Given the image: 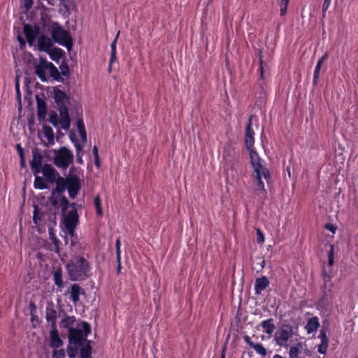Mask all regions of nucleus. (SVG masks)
Wrapping results in <instances>:
<instances>
[{
    "mask_svg": "<svg viewBox=\"0 0 358 358\" xmlns=\"http://www.w3.org/2000/svg\"><path fill=\"white\" fill-rule=\"evenodd\" d=\"M92 152H93V155H94V164H95V166L97 167V168H99L100 165H101V162H100V159H99V151H98V148L96 145H94L92 148Z\"/></svg>",
    "mask_w": 358,
    "mask_h": 358,
    "instance_id": "41",
    "label": "nucleus"
},
{
    "mask_svg": "<svg viewBox=\"0 0 358 358\" xmlns=\"http://www.w3.org/2000/svg\"><path fill=\"white\" fill-rule=\"evenodd\" d=\"M20 166L22 168H24L26 166V161H25L24 156L20 157Z\"/></svg>",
    "mask_w": 358,
    "mask_h": 358,
    "instance_id": "60",
    "label": "nucleus"
},
{
    "mask_svg": "<svg viewBox=\"0 0 358 358\" xmlns=\"http://www.w3.org/2000/svg\"><path fill=\"white\" fill-rule=\"evenodd\" d=\"M44 136L48 140L49 142L53 141L54 132L52 129L49 126H45L43 127Z\"/></svg>",
    "mask_w": 358,
    "mask_h": 358,
    "instance_id": "36",
    "label": "nucleus"
},
{
    "mask_svg": "<svg viewBox=\"0 0 358 358\" xmlns=\"http://www.w3.org/2000/svg\"><path fill=\"white\" fill-rule=\"evenodd\" d=\"M250 164L253 168V187L257 194L264 191V182H268L271 175L268 170L262 164V159L258 153L252 148L248 150Z\"/></svg>",
    "mask_w": 358,
    "mask_h": 358,
    "instance_id": "1",
    "label": "nucleus"
},
{
    "mask_svg": "<svg viewBox=\"0 0 358 358\" xmlns=\"http://www.w3.org/2000/svg\"><path fill=\"white\" fill-rule=\"evenodd\" d=\"M273 358H285L281 355H275Z\"/></svg>",
    "mask_w": 358,
    "mask_h": 358,
    "instance_id": "64",
    "label": "nucleus"
},
{
    "mask_svg": "<svg viewBox=\"0 0 358 358\" xmlns=\"http://www.w3.org/2000/svg\"><path fill=\"white\" fill-rule=\"evenodd\" d=\"M59 69L61 70L60 75L65 77H69L70 76L69 66L66 62H62L59 66Z\"/></svg>",
    "mask_w": 358,
    "mask_h": 358,
    "instance_id": "38",
    "label": "nucleus"
},
{
    "mask_svg": "<svg viewBox=\"0 0 358 358\" xmlns=\"http://www.w3.org/2000/svg\"><path fill=\"white\" fill-rule=\"evenodd\" d=\"M49 62L44 59H41L39 64L35 66V73L42 82L47 80L46 70L48 69Z\"/></svg>",
    "mask_w": 358,
    "mask_h": 358,
    "instance_id": "14",
    "label": "nucleus"
},
{
    "mask_svg": "<svg viewBox=\"0 0 358 358\" xmlns=\"http://www.w3.org/2000/svg\"><path fill=\"white\" fill-rule=\"evenodd\" d=\"M18 40L20 41V46H24L25 45V41H24V39L22 38H21L20 36L18 37Z\"/></svg>",
    "mask_w": 358,
    "mask_h": 358,
    "instance_id": "61",
    "label": "nucleus"
},
{
    "mask_svg": "<svg viewBox=\"0 0 358 358\" xmlns=\"http://www.w3.org/2000/svg\"><path fill=\"white\" fill-rule=\"evenodd\" d=\"M67 189L66 177L63 178L59 177L56 180V187L52 190L50 197V203L55 207H60L62 213H64L69 208H71V203L63 194L65 189Z\"/></svg>",
    "mask_w": 358,
    "mask_h": 358,
    "instance_id": "3",
    "label": "nucleus"
},
{
    "mask_svg": "<svg viewBox=\"0 0 358 358\" xmlns=\"http://www.w3.org/2000/svg\"><path fill=\"white\" fill-rule=\"evenodd\" d=\"M319 338L321 340V343L318 345V352L321 354H325L329 346V338L327 336L326 328H322V329L320 331Z\"/></svg>",
    "mask_w": 358,
    "mask_h": 358,
    "instance_id": "19",
    "label": "nucleus"
},
{
    "mask_svg": "<svg viewBox=\"0 0 358 358\" xmlns=\"http://www.w3.org/2000/svg\"><path fill=\"white\" fill-rule=\"evenodd\" d=\"M43 156L37 148L32 150V159L30 162V167L34 175H38L41 171L43 166Z\"/></svg>",
    "mask_w": 358,
    "mask_h": 358,
    "instance_id": "10",
    "label": "nucleus"
},
{
    "mask_svg": "<svg viewBox=\"0 0 358 358\" xmlns=\"http://www.w3.org/2000/svg\"><path fill=\"white\" fill-rule=\"evenodd\" d=\"M48 70L50 73V76L57 81H63V79L61 78L60 72L58 69L51 62H49L48 64Z\"/></svg>",
    "mask_w": 358,
    "mask_h": 358,
    "instance_id": "30",
    "label": "nucleus"
},
{
    "mask_svg": "<svg viewBox=\"0 0 358 358\" xmlns=\"http://www.w3.org/2000/svg\"><path fill=\"white\" fill-rule=\"evenodd\" d=\"M262 327L264 331L268 335H271L275 329V326L273 324V320L271 318L263 321L262 322Z\"/></svg>",
    "mask_w": 358,
    "mask_h": 358,
    "instance_id": "29",
    "label": "nucleus"
},
{
    "mask_svg": "<svg viewBox=\"0 0 358 358\" xmlns=\"http://www.w3.org/2000/svg\"><path fill=\"white\" fill-rule=\"evenodd\" d=\"M45 178L50 182L55 180L57 174L56 170L49 164H45L41 167V171Z\"/></svg>",
    "mask_w": 358,
    "mask_h": 358,
    "instance_id": "20",
    "label": "nucleus"
},
{
    "mask_svg": "<svg viewBox=\"0 0 358 358\" xmlns=\"http://www.w3.org/2000/svg\"><path fill=\"white\" fill-rule=\"evenodd\" d=\"M294 330L292 325L283 324L275 333L274 341L280 347H287V341L293 336Z\"/></svg>",
    "mask_w": 358,
    "mask_h": 358,
    "instance_id": "8",
    "label": "nucleus"
},
{
    "mask_svg": "<svg viewBox=\"0 0 358 358\" xmlns=\"http://www.w3.org/2000/svg\"><path fill=\"white\" fill-rule=\"evenodd\" d=\"M94 205L96 208V213L98 216L103 215V210L101 208V201L99 195H96L94 199Z\"/></svg>",
    "mask_w": 358,
    "mask_h": 358,
    "instance_id": "33",
    "label": "nucleus"
},
{
    "mask_svg": "<svg viewBox=\"0 0 358 358\" xmlns=\"http://www.w3.org/2000/svg\"><path fill=\"white\" fill-rule=\"evenodd\" d=\"M334 245H330V250L328 252V264H329V265L330 266H331L334 264Z\"/></svg>",
    "mask_w": 358,
    "mask_h": 358,
    "instance_id": "44",
    "label": "nucleus"
},
{
    "mask_svg": "<svg viewBox=\"0 0 358 358\" xmlns=\"http://www.w3.org/2000/svg\"><path fill=\"white\" fill-rule=\"evenodd\" d=\"M325 228L329 231H331L332 233H335L336 228L332 224H327L325 225Z\"/></svg>",
    "mask_w": 358,
    "mask_h": 358,
    "instance_id": "59",
    "label": "nucleus"
},
{
    "mask_svg": "<svg viewBox=\"0 0 358 358\" xmlns=\"http://www.w3.org/2000/svg\"><path fill=\"white\" fill-rule=\"evenodd\" d=\"M226 348H227V347H226V345H224V346L223 347V349H222V353H221V357H220V358H225V351H226Z\"/></svg>",
    "mask_w": 358,
    "mask_h": 358,
    "instance_id": "62",
    "label": "nucleus"
},
{
    "mask_svg": "<svg viewBox=\"0 0 358 358\" xmlns=\"http://www.w3.org/2000/svg\"><path fill=\"white\" fill-rule=\"evenodd\" d=\"M289 1V0H280V15L286 14Z\"/></svg>",
    "mask_w": 358,
    "mask_h": 358,
    "instance_id": "43",
    "label": "nucleus"
},
{
    "mask_svg": "<svg viewBox=\"0 0 358 358\" xmlns=\"http://www.w3.org/2000/svg\"><path fill=\"white\" fill-rule=\"evenodd\" d=\"M66 268L69 277L72 281L85 280L89 277L90 265L83 257H74L66 264Z\"/></svg>",
    "mask_w": 358,
    "mask_h": 358,
    "instance_id": "2",
    "label": "nucleus"
},
{
    "mask_svg": "<svg viewBox=\"0 0 358 358\" xmlns=\"http://www.w3.org/2000/svg\"><path fill=\"white\" fill-rule=\"evenodd\" d=\"M69 138L76 148V153H82V145L78 138L73 134H70Z\"/></svg>",
    "mask_w": 358,
    "mask_h": 358,
    "instance_id": "37",
    "label": "nucleus"
},
{
    "mask_svg": "<svg viewBox=\"0 0 358 358\" xmlns=\"http://www.w3.org/2000/svg\"><path fill=\"white\" fill-rule=\"evenodd\" d=\"M73 169L74 167H71L69 174L66 176L67 190L69 197L72 199L76 197L81 189L80 180L76 174L72 173Z\"/></svg>",
    "mask_w": 358,
    "mask_h": 358,
    "instance_id": "9",
    "label": "nucleus"
},
{
    "mask_svg": "<svg viewBox=\"0 0 358 358\" xmlns=\"http://www.w3.org/2000/svg\"><path fill=\"white\" fill-rule=\"evenodd\" d=\"M33 5V0H24V6L26 8V10H29Z\"/></svg>",
    "mask_w": 358,
    "mask_h": 358,
    "instance_id": "52",
    "label": "nucleus"
},
{
    "mask_svg": "<svg viewBox=\"0 0 358 358\" xmlns=\"http://www.w3.org/2000/svg\"><path fill=\"white\" fill-rule=\"evenodd\" d=\"M69 341L70 344H76L81 346L83 343L86 342V339L82 330L75 328L69 331Z\"/></svg>",
    "mask_w": 358,
    "mask_h": 358,
    "instance_id": "12",
    "label": "nucleus"
},
{
    "mask_svg": "<svg viewBox=\"0 0 358 358\" xmlns=\"http://www.w3.org/2000/svg\"><path fill=\"white\" fill-rule=\"evenodd\" d=\"M37 114L39 119H44L47 113V104L43 98L36 96Z\"/></svg>",
    "mask_w": 358,
    "mask_h": 358,
    "instance_id": "21",
    "label": "nucleus"
},
{
    "mask_svg": "<svg viewBox=\"0 0 358 358\" xmlns=\"http://www.w3.org/2000/svg\"><path fill=\"white\" fill-rule=\"evenodd\" d=\"M320 69L315 68V72H314L313 81L314 85H316L317 84V81H318V79L320 77Z\"/></svg>",
    "mask_w": 358,
    "mask_h": 358,
    "instance_id": "49",
    "label": "nucleus"
},
{
    "mask_svg": "<svg viewBox=\"0 0 358 358\" xmlns=\"http://www.w3.org/2000/svg\"><path fill=\"white\" fill-rule=\"evenodd\" d=\"M80 345L76 344H69L66 348L67 355L70 358H74L78 353V347Z\"/></svg>",
    "mask_w": 358,
    "mask_h": 358,
    "instance_id": "32",
    "label": "nucleus"
},
{
    "mask_svg": "<svg viewBox=\"0 0 358 358\" xmlns=\"http://www.w3.org/2000/svg\"><path fill=\"white\" fill-rule=\"evenodd\" d=\"M16 150H17V154L20 157H22V156H24V149L21 146L20 144H17L16 145Z\"/></svg>",
    "mask_w": 358,
    "mask_h": 358,
    "instance_id": "51",
    "label": "nucleus"
},
{
    "mask_svg": "<svg viewBox=\"0 0 358 358\" xmlns=\"http://www.w3.org/2000/svg\"><path fill=\"white\" fill-rule=\"evenodd\" d=\"M252 348L255 350L256 353L262 357H265L267 355L266 348L261 343H255Z\"/></svg>",
    "mask_w": 358,
    "mask_h": 358,
    "instance_id": "35",
    "label": "nucleus"
},
{
    "mask_svg": "<svg viewBox=\"0 0 358 358\" xmlns=\"http://www.w3.org/2000/svg\"><path fill=\"white\" fill-rule=\"evenodd\" d=\"M49 236H50V239L51 240L52 243H53V245L55 247V251L56 252H59V245L60 243V241L57 238L55 234L52 231L49 232Z\"/></svg>",
    "mask_w": 358,
    "mask_h": 358,
    "instance_id": "40",
    "label": "nucleus"
},
{
    "mask_svg": "<svg viewBox=\"0 0 358 358\" xmlns=\"http://www.w3.org/2000/svg\"><path fill=\"white\" fill-rule=\"evenodd\" d=\"M79 133H80V138H81L83 143H85L87 141L86 130L79 131Z\"/></svg>",
    "mask_w": 358,
    "mask_h": 358,
    "instance_id": "56",
    "label": "nucleus"
},
{
    "mask_svg": "<svg viewBox=\"0 0 358 358\" xmlns=\"http://www.w3.org/2000/svg\"><path fill=\"white\" fill-rule=\"evenodd\" d=\"M269 285V280L266 276L258 278L255 280V290L256 294H260Z\"/></svg>",
    "mask_w": 358,
    "mask_h": 358,
    "instance_id": "22",
    "label": "nucleus"
},
{
    "mask_svg": "<svg viewBox=\"0 0 358 358\" xmlns=\"http://www.w3.org/2000/svg\"><path fill=\"white\" fill-rule=\"evenodd\" d=\"M60 119L59 120L58 118V115L57 114L56 112H52L50 113L49 115V118H48V121L50 123H51L53 126L56 127L57 126V124L59 123L60 124V122H59Z\"/></svg>",
    "mask_w": 358,
    "mask_h": 358,
    "instance_id": "39",
    "label": "nucleus"
},
{
    "mask_svg": "<svg viewBox=\"0 0 358 358\" xmlns=\"http://www.w3.org/2000/svg\"><path fill=\"white\" fill-rule=\"evenodd\" d=\"M324 295H327V292H331V287L332 286L331 277L330 275H327V273H324Z\"/></svg>",
    "mask_w": 358,
    "mask_h": 358,
    "instance_id": "34",
    "label": "nucleus"
},
{
    "mask_svg": "<svg viewBox=\"0 0 358 358\" xmlns=\"http://www.w3.org/2000/svg\"><path fill=\"white\" fill-rule=\"evenodd\" d=\"M76 162L79 164H83V153H76Z\"/></svg>",
    "mask_w": 358,
    "mask_h": 358,
    "instance_id": "57",
    "label": "nucleus"
},
{
    "mask_svg": "<svg viewBox=\"0 0 358 358\" xmlns=\"http://www.w3.org/2000/svg\"><path fill=\"white\" fill-rule=\"evenodd\" d=\"M53 280H54L55 285H57L58 289L61 291L64 287V284L63 278H62V270L61 268H57L54 271Z\"/></svg>",
    "mask_w": 358,
    "mask_h": 358,
    "instance_id": "24",
    "label": "nucleus"
},
{
    "mask_svg": "<svg viewBox=\"0 0 358 358\" xmlns=\"http://www.w3.org/2000/svg\"><path fill=\"white\" fill-rule=\"evenodd\" d=\"M34 176H35V179L34 181V187L36 189H45L48 188L47 183H46L45 180L42 177L38 176L37 175H34Z\"/></svg>",
    "mask_w": 358,
    "mask_h": 358,
    "instance_id": "31",
    "label": "nucleus"
},
{
    "mask_svg": "<svg viewBox=\"0 0 358 358\" xmlns=\"http://www.w3.org/2000/svg\"><path fill=\"white\" fill-rule=\"evenodd\" d=\"M331 0H324V3H323V5H322V10H323V13L326 12V10L328 9V8L329 7V5L331 3Z\"/></svg>",
    "mask_w": 358,
    "mask_h": 358,
    "instance_id": "53",
    "label": "nucleus"
},
{
    "mask_svg": "<svg viewBox=\"0 0 358 358\" xmlns=\"http://www.w3.org/2000/svg\"><path fill=\"white\" fill-rule=\"evenodd\" d=\"M257 242L258 243H263L264 241V236L259 229H257Z\"/></svg>",
    "mask_w": 358,
    "mask_h": 358,
    "instance_id": "47",
    "label": "nucleus"
},
{
    "mask_svg": "<svg viewBox=\"0 0 358 358\" xmlns=\"http://www.w3.org/2000/svg\"><path fill=\"white\" fill-rule=\"evenodd\" d=\"M47 53L49 55L52 60L59 62L64 54V52L59 48L52 47Z\"/></svg>",
    "mask_w": 358,
    "mask_h": 358,
    "instance_id": "26",
    "label": "nucleus"
},
{
    "mask_svg": "<svg viewBox=\"0 0 358 358\" xmlns=\"http://www.w3.org/2000/svg\"><path fill=\"white\" fill-rule=\"evenodd\" d=\"M15 88H16V92L17 94H20V85H19V83L18 81H16V83H15Z\"/></svg>",
    "mask_w": 358,
    "mask_h": 358,
    "instance_id": "63",
    "label": "nucleus"
},
{
    "mask_svg": "<svg viewBox=\"0 0 358 358\" xmlns=\"http://www.w3.org/2000/svg\"><path fill=\"white\" fill-rule=\"evenodd\" d=\"M328 57V53L326 52L317 62V64L316 65L315 68L321 69L322 65L323 62L327 59Z\"/></svg>",
    "mask_w": 358,
    "mask_h": 358,
    "instance_id": "48",
    "label": "nucleus"
},
{
    "mask_svg": "<svg viewBox=\"0 0 358 358\" xmlns=\"http://www.w3.org/2000/svg\"><path fill=\"white\" fill-rule=\"evenodd\" d=\"M54 99L58 106L60 115V124L62 129H69L71 125V120L68 105L70 103L69 96L64 91L54 87Z\"/></svg>",
    "mask_w": 358,
    "mask_h": 358,
    "instance_id": "4",
    "label": "nucleus"
},
{
    "mask_svg": "<svg viewBox=\"0 0 358 358\" xmlns=\"http://www.w3.org/2000/svg\"><path fill=\"white\" fill-rule=\"evenodd\" d=\"M54 164L59 169H66L73 162V155L67 148L63 146L54 150Z\"/></svg>",
    "mask_w": 358,
    "mask_h": 358,
    "instance_id": "7",
    "label": "nucleus"
},
{
    "mask_svg": "<svg viewBox=\"0 0 358 358\" xmlns=\"http://www.w3.org/2000/svg\"><path fill=\"white\" fill-rule=\"evenodd\" d=\"M259 62H260L261 77L263 78L262 55L261 50L259 51Z\"/></svg>",
    "mask_w": 358,
    "mask_h": 358,
    "instance_id": "58",
    "label": "nucleus"
},
{
    "mask_svg": "<svg viewBox=\"0 0 358 358\" xmlns=\"http://www.w3.org/2000/svg\"><path fill=\"white\" fill-rule=\"evenodd\" d=\"M63 345V341L59 336L57 327L51 328L50 331V346L57 349Z\"/></svg>",
    "mask_w": 358,
    "mask_h": 358,
    "instance_id": "16",
    "label": "nucleus"
},
{
    "mask_svg": "<svg viewBox=\"0 0 358 358\" xmlns=\"http://www.w3.org/2000/svg\"><path fill=\"white\" fill-rule=\"evenodd\" d=\"M77 127H78V131L85 130V124H84L83 120L82 119H78L77 120Z\"/></svg>",
    "mask_w": 358,
    "mask_h": 358,
    "instance_id": "50",
    "label": "nucleus"
},
{
    "mask_svg": "<svg viewBox=\"0 0 358 358\" xmlns=\"http://www.w3.org/2000/svg\"><path fill=\"white\" fill-rule=\"evenodd\" d=\"M63 217V223L69 235L73 237L75 235V229L79 222V216L76 208V203L72 202L71 204V210H66L64 213H62Z\"/></svg>",
    "mask_w": 358,
    "mask_h": 358,
    "instance_id": "6",
    "label": "nucleus"
},
{
    "mask_svg": "<svg viewBox=\"0 0 358 358\" xmlns=\"http://www.w3.org/2000/svg\"><path fill=\"white\" fill-rule=\"evenodd\" d=\"M53 47V43L49 37L41 35L38 38V49L39 51L48 52Z\"/></svg>",
    "mask_w": 358,
    "mask_h": 358,
    "instance_id": "15",
    "label": "nucleus"
},
{
    "mask_svg": "<svg viewBox=\"0 0 358 358\" xmlns=\"http://www.w3.org/2000/svg\"><path fill=\"white\" fill-rule=\"evenodd\" d=\"M243 339H244L245 342L252 348V347L254 345L255 343L250 340V337L248 336H245L243 337Z\"/></svg>",
    "mask_w": 358,
    "mask_h": 358,
    "instance_id": "55",
    "label": "nucleus"
},
{
    "mask_svg": "<svg viewBox=\"0 0 358 358\" xmlns=\"http://www.w3.org/2000/svg\"><path fill=\"white\" fill-rule=\"evenodd\" d=\"M76 322L74 316H65L61 321V325L65 329H67L69 331L71 329H74L73 326Z\"/></svg>",
    "mask_w": 358,
    "mask_h": 358,
    "instance_id": "28",
    "label": "nucleus"
},
{
    "mask_svg": "<svg viewBox=\"0 0 358 358\" xmlns=\"http://www.w3.org/2000/svg\"><path fill=\"white\" fill-rule=\"evenodd\" d=\"M319 327L320 322L318 318L317 317H313L308 320L305 328L308 334H311L316 331Z\"/></svg>",
    "mask_w": 358,
    "mask_h": 358,
    "instance_id": "23",
    "label": "nucleus"
},
{
    "mask_svg": "<svg viewBox=\"0 0 358 358\" xmlns=\"http://www.w3.org/2000/svg\"><path fill=\"white\" fill-rule=\"evenodd\" d=\"M120 239H117L115 241V248H116V253H117V259L118 262L120 263ZM120 269V266H118V270Z\"/></svg>",
    "mask_w": 358,
    "mask_h": 358,
    "instance_id": "46",
    "label": "nucleus"
},
{
    "mask_svg": "<svg viewBox=\"0 0 358 358\" xmlns=\"http://www.w3.org/2000/svg\"><path fill=\"white\" fill-rule=\"evenodd\" d=\"M118 34H117L116 38L114 39V41L112 42L110 45L111 48V53H110V58L109 62V66H108V71L110 72L112 70V64L113 62H115L117 60V50H116V44H117V39L118 37Z\"/></svg>",
    "mask_w": 358,
    "mask_h": 358,
    "instance_id": "27",
    "label": "nucleus"
},
{
    "mask_svg": "<svg viewBox=\"0 0 358 358\" xmlns=\"http://www.w3.org/2000/svg\"><path fill=\"white\" fill-rule=\"evenodd\" d=\"M82 327L83 329L81 330L83 333V335H85V338H86L87 336L91 333V327L88 322H83Z\"/></svg>",
    "mask_w": 358,
    "mask_h": 358,
    "instance_id": "42",
    "label": "nucleus"
},
{
    "mask_svg": "<svg viewBox=\"0 0 358 358\" xmlns=\"http://www.w3.org/2000/svg\"><path fill=\"white\" fill-rule=\"evenodd\" d=\"M52 357L53 358H65L66 355L64 350L60 349L54 350L52 352Z\"/></svg>",
    "mask_w": 358,
    "mask_h": 358,
    "instance_id": "45",
    "label": "nucleus"
},
{
    "mask_svg": "<svg viewBox=\"0 0 358 358\" xmlns=\"http://www.w3.org/2000/svg\"><path fill=\"white\" fill-rule=\"evenodd\" d=\"M252 117L253 115L250 117L245 128V143L248 150L252 149L255 143V132L252 128Z\"/></svg>",
    "mask_w": 358,
    "mask_h": 358,
    "instance_id": "13",
    "label": "nucleus"
},
{
    "mask_svg": "<svg viewBox=\"0 0 358 358\" xmlns=\"http://www.w3.org/2000/svg\"><path fill=\"white\" fill-rule=\"evenodd\" d=\"M80 347V355L81 358H90L92 347L90 341H87Z\"/></svg>",
    "mask_w": 358,
    "mask_h": 358,
    "instance_id": "25",
    "label": "nucleus"
},
{
    "mask_svg": "<svg viewBox=\"0 0 358 358\" xmlns=\"http://www.w3.org/2000/svg\"><path fill=\"white\" fill-rule=\"evenodd\" d=\"M50 34L52 39L56 43L64 46L68 50H71L73 40L69 31L56 22L53 24Z\"/></svg>",
    "mask_w": 358,
    "mask_h": 358,
    "instance_id": "5",
    "label": "nucleus"
},
{
    "mask_svg": "<svg viewBox=\"0 0 358 358\" xmlns=\"http://www.w3.org/2000/svg\"><path fill=\"white\" fill-rule=\"evenodd\" d=\"M29 308L31 310V315L32 316V320H33L34 319V312L36 313V306L35 303L33 302H31L29 303Z\"/></svg>",
    "mask_w": 358,
    "mask_h": 358,
    "instance_id": "54",
    "label": "nucleus"
},
{
    "mask_svg": "<svg viewBox=\"0 0 358 358\" xmlns=\"http://www.w3.org/2000/svg\"><path fill=\"white\" fill-rule=\"evenodd\" d=\"M23 31L29 45L32 46L40 33L39 27L37 26L32 27L29 24H25L23 27Z\"/></svg>",
    "mask_w": 358,
    "mask_h": 358,
    "instance_id": "11",
    "label": "nucleus"
},
{
    "mask_svg": "<svg viewBox=\"0 0 358 358\" xmlns=\"http://www.w3.org/2000/svg\"><path fill=\"white\" fill-rule=\"evenodd\" d=\"M69 292L70 299L73 303H77L80 300V295L85 294V290L77 283L71 286Z\"/></svg>",
    "mask_w": 358,
    "mask_h": 358,
    "instance_id": "18",
    "label": "nucleus"
},
{
    "mask_svg": "<svg viewBox=\"0 0 358 358\" xmlns=\"http://www.w3.org/2000/svg\"><path fill=\"white\" fill-rule=\"evenodd\" d=\"M45 314V318L48 322H50L51 328L57 327V311L52 303L47 306Z\"/></svg>",
    "mask_w": 358,
    "mask_h": 358,
    "instance_id": "17",
    "label": "nucleus"
}]
</instances>
